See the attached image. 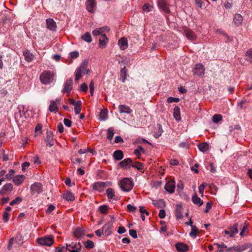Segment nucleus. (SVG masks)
I'll list each match as a JSON object with an SVG mask.
<instances>
[{
	"instance_id": "obj_1",
	"label": "nucleus",
	"mask_w": 252,
	"mask_h": 252,
	"mask_svg": "<svg viewBox=\"0 0 252 252\" xmlns=\"http://www.w3.org/2000/svg\"><path fill=\"white\" fill-rule=\"evenodd\" d=\"M54 74L50 71H44L40 76V80L44 84H49L52 82Z\"/></svg>"
},
{
	"instance_id": "obj_2",
	"label": "nucleus",
	"mask_w": 252,
	"mask_h": 252,
	"mask_svg": "<svg viewBox=\"0 0 252 252\" xmlns=\"http://www.w3.org/2000/svg\"><path fill=\"white\" fill-rule=\"evenodd\" d=\"M133 186V183L129 178H124L120 182V187L124 191H129L132 189Z\"/></svg>"
},
{
	"instance_id": "obj_3",
	"label": "nucleus",
	"mask_w": 252,
	"mask_h": 252,
	"mask_svg": "<svg viewBox=\"0 0 252 252\" xmlns=\"http://www.w3.org/2000/svg\"><path fill=\"white\" fill-rule=\"evenodd\" d=\"M252 246L251 243H245L241 245L235 246L227 249L226 252H242Z\"/></svg>"
},
{
	"instance_id": "obj_4",
	"label": "nucleus",
	"mask_w": 252,
	"mask_h": 252,
	"mask_svg": "<svg viewBox=\"0 0 252 252\" xmlns=\"http://www.w3.org/2000/svg\"><path fill=\"white\" fill-rule=\"evenodd\" d=\"M87 63L86 62H83L80 67L77 69L76 71L75 81H77L80 79L83 74H85V71H87L86 73H89V70H87Z\"/></svg>"
},
{
	"instance_id": "obj_5",
	"label": "nucleus",
	"mask_w": 252,
	"mask_h": 252,
	"mask_svg": "<svg viewBox=\"0 0 252 252\" xmlns=\"http://www.w3.org/2000/svg\"><path fill=\"white\" fill-rule=\"evenodd\" d=\"M37 241L40 245L51 246L54 243V238L51 236H46L37 239Z\"/></svg>"
},
{
	"instance_id": "obj_6",
	"label": "nucleus",
	"mask_w": 252,
	"mask_h": 252,
	"mask_svg": "<svg viewBox=\"0 0 252 252\" xmlns=\"http://www.w3.org/2000/svg\"><path fill=\"white\" fill-rule=\"evenodd\" d=\"M82 246L80 243H72L71 244H66V249L70 252H80Z\"/></svg>"
},
{
	"instance_id": "obj_7",
	"label": "nucleus",
	"mask_w": 252,
	"mask_h": 252,
	"mask_svg": "<svg viewBox=\"0 0 252 252\" xmlns=\"http://www.w3.org/2000/svg\"><path fill=\"white\" fill-rule=\"evenodd\" d=\"M238 224L235 223L233 226L229 227V230H225L224 233L226 235H229L230 237H233L234 236L238 233Z\"/></svg>"
},
{
	"instance_id": "obj_8",
	"label": "nucleus",
	"mask_w": 252,
	"mask_h": 252,
	"mask_svg": "<svg viewBox=\"0 0 252 252\" xmlns=\"http://www.w3.org/2000/svg\"><path fill=\"white\" fill-rule=\"evenodd\" d=\"M113 228V223L111 221L106 222L102 227L103 235L105 236L110 235L112 233V229Z\"/></svg>"
},
{
	"instance_id": "obj_9",
	"label": "nucleus",
	"mask_w": 252,
	"mask_h": 252,
	"mask_svg": "<svg viewBox=\"0 0 252 252\" xmlns=\"http://www.w3.org/2000/svg\"><path fill=\"white\" fill-rule=\"evenodd\" d=\"M60 98H57L55 100H51L49 110L51 112H57L58 111V105L60 104Z\"/></svg>"
},
{
	"instance_id": "obj_10",
	"label": "nucleus",
	"mask_w": 252,
	"mask_h": 252,
	"mask_svg": "<svg viewBox=\"0 0 252 252\" xmlns=\"http://www.w3.org/2000/svg\"><path fill=\"white\" fill-rule=\"evenodd\" d=\"M205 72V68L204 66L201 64L198 63L196 64L194 69L193 74L199 76H201L204 75Z\"/></svg>"
},
{
	"instance_id": "obj_11",
	"label": "nucleus",
	"mask_w": 252,
	"mask_h": 252,
	"mask_svg": "<svg viewBox=\"0 0 252 252\" xmlns=\"http://www.w3.org/2000/svg\"><path fill=\"white\" fill-rule=\"evenodd\" d=\"M31 190L32 194L39 193L42 191V186L39 183H35L31 186Z\"/></svg>"
},
{
	"instance_id": "obj_12",
	"label": "nucleus",
	"mask_w": 252,
	"mask_h": 252,
	"mask_svg": "<svg viewBox=\"0 0 252 252\" xmlns=\"http://www.w3.org/2000/svg\"><path fill=\"white\" fill-rule=\"evenodd\" d=\"M175 182L174 180L168 181L165 185V189L170 193L174 192L175 189Z\"/></svg>"
},
{
	"instance_id": "obj_13",
	"label": "nucleus",
	"mask_w": 252,
	"mask_h": 252,
	"mask_svg": "<svg viewBox=\"0 0 252 252\" xmlns=\"http://www.w3.org/2000/svg\"><path fill=\"white\" fill-rule=\"evenodd\" d=\"M106 187V184L103 182H95L93 186L94 190L101 192L104 190L105 188Z\"/></svg>"
},
{
	"instance_id": "obj_14",
	"label": "nucleus",
	"mask_w": 252,
	"mask_h": 252,
	"mask_svg": "<svg viewBox=\"0 0 252 252\" xmlns=\"http://www.w3.org/2000/svg\"><path fill=\"white\" fill-rule=\"evenodd\" d=\"M45 142L47 146L52 147L54 144L53 134L52 132L49 131L47 132V135L45 139Z\"/></svg>"
},
{
	"instance_id": "obj_15",
	"label": "nucleus",
	"mask_w": 252,
	"mask_h": 252,
	"mask_svg": "<svg viewBox=\"0 0 252 252\" xmlns=\"http://www.w3.org/2000/svg\"><path fill=\"white\" fill-rule=\"evenodd\" d=\"M177 250L179 252H186L189 250L188 246L183 243H177L175 245Z\"/></svg>"
},
{
	"instance_id": "obj_16",
	"label": "nucleus",
	"mask_w": 252,
	"mask_h": 252,
	"mask_svg": "<svg viewBox=\"0 0 252 252\" xmlns=\"http://www.w3.org/2000/svg\"><path fill=\"white\" fill-rule=\"evenodd\" d=\"M132 161L131 158H127L119 162V165L122 168H129L131 167Z\"/></svg>"
},
{
	"instance_id": "obj_17",
	"label": "nucleus",
	"mask_w": 252,
	"mask_h": 252,
	"mask_svg": "<svg viewBox=\"0 0 252 252\" xmlns=\"http://www.w3.org/2000/svg\"><path fill=\"white\" fill-rule=\"evenodd\" d=\"M85 231L83 229L78 227L74 229L73 235L78 239H81L85 235Z\"/></svg>"
},
{
	"instance_id": "obj_18",
	"label": "nucleus",
	"mask_w": 252,
	"mask_h": 252,
	"mask_svg": "<svg viewBox=\"0 0 252 252\" xmlns=\"http://www.w3.org/2000/svg\"><path fill=\"white\" fill-rule=\"evenodd\" d=\"M95 4V0H88L86 1V8L89 12L94 13Z\"/></svg>"
},
{
	"instance_id": "obj_19",
	"label": "nucleus",
	"mask_w": 252,
	"mask_h": 252,
	"mask_svg": "<svg viewBox=\"0 0 252 252\" xmlns=\"http://www.w3.org/2000/svg\"><path fill=\"white\" fill-rule=\"evenodd\" d=\"M158 5L159 8L165 13H169L170 10L165 0H158Z\"/></svg>"
},
{
	"instance_id": "obj_20",
	"label": "nucleus",
	"mask_w": 252,
	"mask_h": 252,
	"mask_svg": "<svg viewBox=\"0 0 252 252\" xmlns=\"http://www.w3.org/2000/svg\"><path fill=\"white\" fill-rule=\"evenodd\" d=\"M47 28L51 31H55L57 28L56 22L53 19L49 18L46 20Z\"/></svg>"
},
{
	"instance_id": "obj_21",
	"label": "nucleus",
	"mask_w": 252,
	"mask_h": 252,
	"mask_svg": "<svg viewBox=\"0 0 252 252\" xmlns=\"http://www.w3.org/2000/svg\"><path fill=\"white\" fill-rule=\"evenodd\" d=\"M72 79H67L64 84V87L63 90V92L70 93L72 89Z\"/></svg>"
},
{
	"instance_id": "obj_22",
	"label": "nucleus",
	"mask_w": 252,
	"mask_h": 252,
	"mask_svg": "<svg viewBox=\"0 0 252 252\" xmlns=\"http://www.w3.org/2000/svg\"><path fill=\"white\" fill-rule=\"evenodd\" d=\"M13 189V185L10 184H6L4 185L2 188V189L0 190V194L3 195L6 192H10Z\"/></svg>"
},
{
	"instance_id": "obj_23",
	"label": "nucleus",
	"mask_w": 252,
	"mask_h": 252,
	"mask_svg": "<svg viewBox=\"0 0 252 252\" xmlns=\"http://www.w3.org/2000/svg\"><path fill=\"white\" fill-rule=\"evenodd\" d=\"M118 45L122 50L126 49L128 47L127 39L125 37L121 38L118 41Z\"/></svg>"
},
{
	"instance_id": "obj_24",
	"label": "nucleus",
	"mask_w": 252,
	"mask_h": 252,
	"mask_svg": "<svg viewBox=\"0 0 252 252\" xmlns=\"http://www.w3.org/2000/svg\"><path fill=\"white\" fill-rule=\"evenodd\" d=\"M108 41V38L106 37L105 34H102L100 38L99 39V46L101 48H103L105 47L106 44Z\"/></svg>"
},
{
	"instance_id": "obj_25",
	"label": "nucleus",
	"mask_w": 252,
	"mask_h": 252,
	"mask_svg": "<svg viewBox=\"0 0 252 252\" xmlns=\"http://www.w3.org/2000/svg\"><path fill=\"white\" fill-rule=\"evenodd\" d=\"M186 36L190 40H194L196 38V35L190 30L187 29L185 31Z\"/></svg>"
},
{
	"instance_id": "obj_26",
	"label": "nucleus",
	"mask_w": 252,
	"mask_h": 252,
	"mask_svg": "<svg viewBox=\"0 0 252 252\" xmlns=\"http://www.w3.org/2000/svg\"><path fill=\"white\" fill-rule=\"evenodd\" d=\"M119 109L120 113H126L129 114L132 112V110L129 108V107L125 105H119Z\"/></svg>"
},
{
	"instance_id": "obj_27",
	"label": "nucleus",
	"mask_w": 252,
	"mask_h": 252,
	"mask_svg": "<svg viewBox=\"0 0 252 252\" xmlns=\"http://www.w3.org/2000/svg\"><path fill=\"white\" fill-rule=\"evenodd\" d=\"M173 116L175 119L177 121H180L181 120L180 114V109L179 106H176L174 108Z\"/></svg>"
},
{
	"instance_id": "obj_28",
	"label": "nucleus",
	"mask_w": 252,
	"mask_h": 252,
	"mask_svg": "<svg viewBox=\"0 0 252 252\" xmlns=\"http://www.w3.org/2000/svg\"><path fill=\"white\" fill-rule=\"evenodd\" d=\"M183 207L180 204L176 205L175 216L178 219H181L183 218L182 215Z\"/></svg>"
},
{
	"instance_id": "obj_29",
	"label": "nucleus",
	"mask_w": 252,
	"mask_h": 252,
	"mask_svg": "<svg viewBox=\"0 0 252 252\" xmlns=\"http://www.w3.org/2000/svg\"><path fill=\"white\" fill-rule=\"evenodd\" d=\"M25 177L24 175H17L13 178V182L15 185H19L24 181Z\"/></svg>"
},
{
	"instance_id": "obj_30",
	"label": "nucleus",
	"mask_w": 252,
	"mask_h": 252,
	"mask_svg": "<svg viewBox=\"0 0 252 252\" xmlns=\"http://www.w3.org/2000/svg\"><path fill=\"white\" fill-rule=\"evenodd\" d=\"M153 204L156 207L161 208L165 207L166 205L165 201L162 199L153 200Z\"/></svg>"
},
{
	"instance_id": "obj_31",
	"label": "nucleus",
	"mask_w": 252,
	"mask_h": 252,
	"mask_svg": "<svg viewBox=\"0 0 252 252\" xmlns=\"http://www.w3.org/2000/svg\"><path fill=\"white\" fill-rule=\"evenodd\" d=\"M192 201L194 204L200 206L203 204V201L195 193L192 197Z\"/></svg>"
},
{
	"instance_id": "obj_32",
	"label": "nucleus",
	"mask_w": 252,
	"mask_h": 252,
	"mask_svg": "<svg viewBox=\"0 0 252 252\" xmlns=\"http://www.w3.org/2000/svg\"><path fill=\"white\" fill-rule=\"evenodd\" d=\"M199 150L203 153L206 152L209 150V146L206 142H203L198 145Z\"/></svg>"
},
{
	"instance_id": "obj_33",
	"label": "nucleus",
	"mask_w": 252,
	"mask_h": 252,
	"mask_svg": "<svg viewBox=\"0 0 252 252\" xmlns=\"http://www.w3.org/2000/svg\"><path fill=\"white\" fill-rule=\"evenodd\" d=\"M63 198L67 201H73L75 199L74 195L69 191L63 194Z\"/></svg>"
},
{
	"instance_id": "obj_34",
	"label": "nucleus",
	"mask_w": 252,
	"mask_h": 252,
	"mask_svg": "<svg viewBox=\"0 0 252 252\" xmlns=\"http://www.w3.org/2000/svg\"><path fill=\"white\" fill-rule=\"evenodd\" d=\"M113 157L118 160H121L124 158L123 152L121 150H117L114 153Z\"/></svg>"
},
{
	"instance_id": "obj_35",
	"label": "nucleus",
	"mask_w": 252,
	"mask_h": 252,
	"mask_svg": "<svg viewBox=\"0 0 252 252\" xmlns=\"http://www.w3.org/2000/svg\"><path fill=\"white\" fill-rule=\"evenodd\" d=\"M249 232L248 224L245 223L244 225L243 226L242 229L240 232V235L243 237L246 236Z\"/></svg>"
},
{
	"instance_id": "obj_36",
	"label": "nucleus",
	"mask_w": 252,
	"mask_h": 252,
	"mask_svg": "<svg viewBox=\"0 0 252 252\" xmlns=\"http://www.w3.org/2000/svg\"><path fill=\"white\" fill-rule=\"evenodd\" d=\"M24 56L25 60L28 62H32L34 59V56L28 51L25 52L24 53Z\"/></svg>"
},
{
	"instance_id": "obj_37",
	"label": "nucleus",
	"mask_w": 252,
	"mask_h": 252,
	"mask_svg": "<svg viewBox=\"0 0 252 252\" xmlns=\"http://www.w3.org/2000/svg\"><path fill=\"white\" fill-rule=\"evenodd\" d=\"M243 20V18L242 16L239 14H236L235 15V17L233 19V21L234 23L238 26L241 24Z\"/></svg>"
},
{
	"instance_id": "obj_38",
	"label": "nucleus",
	"mask_w": 252,
	"mask_h": 252,
	"mask_svg": "<svg viewBox=\"0 0 252 252\" xmlns=\"http://www.w3.org/2000/svg\"><path fill=\"white\" fill-rule=\"evenodd\" d=\"M81 38L83 40H84L87 42H91L92 40L91 34L88 32H87L84 34H83L81 36Z\"/></svg>"
},
{
	"instance_id": "obj_39",
	"label": "nucleus",
	"mask_w": 252,
	"mask_h": 252,
	"mask_svg": "<svg viewBox=\"0 0 252 252\" xmlns=\"http://www.w3.org/2000/svg\"><path fill=\"white\" fill-rule=\"evenodd\" d=\"M106 193L109 199H112L115 196V191L112 188L107 189Z\"/></svg>"
},
{
	"instance_id": "obj_40",
	"label": "nucleus",
	"mask_w": 252,
	"mask_h": 252,
	"mask_svg": "<svg viewBox=\"0 0 252 252\" xmlns=\"http://www.w3.org/2000/svg\"><path fill=\"white\" fill-rule=\"evenodd\" d=\"M81 110V101H77V103L74 106V111L76 115H78L80 113Z\"/></svg>"
},
{
	"instance_id": "obj_41",
	"label": "nucleus",
	"mask_w": 252,
	"mask_h": 252,
	"mask_svg": "<svg viewBox=\"0 0 252 252\" xmlns=\"http://www.w3.org/2000/svg\"><path fill=\"white\" fill-rule=\"evenodd\" d=\"M127 70L126 67L125 66L124 68L121 69V76L122 78V82H125L126 79L127 74H126Z\"/></svg>"
},
{
	"instance_id": "obj_42",
	"label": "nucleus",
	"mask_w": 252,
	"mask_h": 252,
	"mask_svg": "<svg viewBox=\"0 0 252 252\" xmlns=\"http://www.w3.org/2000/svg\"><path fill=\"white\" fill-rule=\"evenodd\" d=\"M131 166L139 170L143 168V164L141 162L136 161L133 163H132Z\"/></svg>"
},
{
	"instance_id": "obj_43",
	"label": "nucleus",
	"mask_w": 252,
	"mask_h": 252,
	"mask_svg": "<svg viewBox=\"0 0 252 252\" xmlns=\"http://www.w3.org/2000/svg\"><path fill=\"white\" fill-rule=\"evenodd\" d=\"M198 231V230L196 226L191 225V230L189 233V235L190 236H193V237H196Z\"/></svg>"
},
{
	"instance_id": "obj_44",
	"label": "nucleus",
	"mask_w": 252,
	"mask_h": 252,
	"mask_svg": "<svg viewBox=\"0 0 252 252\" xmlns=\"http://www.w3.org/2000/svg\"><path fill=\"white\" fill-rule=\"evenodd\" d=\"M114 134V129L112 127H109L107 130V138L111 140Z\"/></svg>"
},
{
	"instance_id": "obj_45",
	"label": "nucleus",
	"mask_w": 252,
	"mask_h": 252,
	"mask_svg": "<svg viewBox=\"0 0 252 252\" xmlns=\"http://www.w3.org/2000/svg\"><path fill=\"white\" fill-rule=\"evenodd\" d=\"M158 131L155 132L154 134L155 137H156L157 138L159 137L161 135L162 133L163 132V130H162L161 126L160 125H158Z\"/></svg>"
},
{
	"instance_id": "obj_46",
	"label": "nucleus",
	"mask_w": 252,
	"mask_h": 252,
	"mask_svg": "<svg viewBox=\"0 0 252 252\" xmlns=\"http://www.w3.org/2000/svg\"><path fill=\"white\" fill-rule=\"evenodd\" d=\"M84 245H85L86 248H87V249H92L94 247V242L90 240H88L86 242H85L84 243Z\"/></svg>"
},
{
	"instance_id": "obj_47",
	"label": "nucleus",
	"mask_w": 252,
	"mask_h": 252,
	"mask_svg": "<svg viewBox=\"0 0 252 252\" xmlns=\"http://www.w3.org/2000/svg\"><path fill=\"white\" fill-rule=\"evenodd\" d=\"M22 201V198L21 197H17L15 199L10 202V205L13 206L15 204H19Z\"/></svg>"
},
{
	"instance_id": "obj_48",
	"label": "nucleus",
	"mask_w": 252,
	"mask_h": 252,
	"mask_svg": "<svg viewBox=\"0 0 252 252\" xmlns=\"http://www.w3.org/2000/svg\"><path fill=\"white\" fill-rule=\"evenodd\" d=\"M215 245H216L218 248L219 250H218L216 252H222L223 250L222 249H226L227 246L223 243L219 244V243H214Z\"/></svg>"
},
{
	"instance_id": "obj_49",
	"label": "nucleus",
	"mask_w": 252,
	"mask_h": 252,
	"mask_svg": "<svg viewBox=\"0 0 252 252\" xmlns=\"http://www.w3.org/2000/svg\"><path fill=\"white\" fill-rule=\"evenodd\" d=\"M108 207L106 205H103L99 207V211L103 214H106L108 212Z\"/></svg>"
},
{
	"instance_id": "obj_50",
	"label": "nucleus",
	"mask_w": 252,
	"mask_h": 252,
	"mask_svg": "<svg viewBox=\"0 0 252 252\" xmlns=\"http://www.w3.org/2000/svg\"><path fill=\"white\" fill-rule=\"evenodd\" d=\"M222 119L221 115L220 114H215L212 118V120L214 123H217L219 121H221Z\"/></svg>"
},
{
	"instance_id": "obj_51",
	"label": "nucleus",
	"mask_w": 252,
	"mask_h": 252,
	"mask_svg": "<svg viewBox=\"0 0 252 252\" xmlns=\"http://www.w3.org/2000/svg\"><path fill=\"white\" fill-rule=\"evenodd\" d=\"M93 34L94 36H97L99 35L103 34L102 28L96 29L93 31Z\"/></svg>"
},
{
	"instance_id": "obj_52",
	"label": "nucleus",
	"mask_w": 252,
	"mask_h": 252,
	"mask_svg": "<svg viewBox=\"0 0 252 252\" xmlns=\"http://www.w3.org/2000/svg\"><path fill=\"white\" fill-rule=\"evenodd\" d=\"M107 118V113L105 111L101 110L99 114V118L101 121H105Z\"/></svg>"
},
{
	"instance_id": "obj_53",
	"label": "nucleus",
	"mask_w": 252,
	"mask_h": 252,
	"mask_svg": "<svg viewBox=\"0 0 252 252\" xmlns=\"http://www.w3.org/2000/svg\"><path fill=\"white\" fill-rule=\"evenodd\" d=\"M152 8V6H151L149 4L147 3L143 5L142 9L144 12H148L151 11Z\"/></svg>"
},
{
	"instance_id": "obj_54",
	"label": "nucleus",
	"mask_w": 252,
	"mask_h": 252,
	"mask_svg": "<svg viewBox=\"0 0 252 252\" xmlns=\"http://www.w3.org/2000/svg\"><path fill=\"white\" fill-rule=\"evenodd\" d=\"M180 101V99L177 97H169L167 98V101L168 103L172 102H178Z\"/></svg>"
},
{
	"instance_id": "obj_55",
	"label": "nucleus",
	"mask_w": 252,
	"mask_h": 252,
	"mask_svg": "<svg viewBox=\"0 0 252 252\" xmlns=\"http://www.w3.org/2000/svg\"><path fill=\"white\" fill-rule=\"evenodd\" d=\"M15 171L13 169L9 170V173L5 175V178L7 180H10L14 175Z\"/></svg>"
},
{
	"instance_id": "obj_56",
	"label": "nucleus",
	"mask_w": 252,
	"mask_h": 252,
	"mask_svg": "<svg viewBox=\"0 0 252 252\" xmlns=\"http://www.w3.org/2000/svg\"><path fill=\"white\" fill-rule=\"evenodd\" d=\"M184 187V185L183 183L181 181H180L178 183L177 185V190L179 191H182Z\"/></svg>"
},
{
	"instance_id": "obj_57",
	"label": "nucleus",
	"mask_w": 252,
	"mask_h": 252,
	"mask_svg": "<svg viewBox=\"0 0 252 252\" xmlns=\"http://www.w3.org/2000/svg\"><path fill=\"white\" fill-rule=\"evenodd\" d=\"M206 185L205 184L203 183L199 187V192L201 194V196H203L204 190Z\"/></svg>"
},
{
	"instance_id": "obj_58",
	"label": "nucleus",
	"mask_w": 252,
	"mask_h": 252,
	"mask_svg": "<svg viewBox=\"0 0 252 252\" xmlns=\"http://www.w3.org/2000/svg\"><path fill=\"white\" fill-rule=\"evenodd\" d=\"M89 88L90 90V93L91 95H93L94 89V83L93 81H92L89 85Z\"/></svg>"
},
{
	"instance_id": "obj_59",
	"label": "nucleus",
	"mask_w": 252,
	"mask_h": 252,
	"mask_svg": "<svg viewBox=\"0 0 252 252\" xmlns=\"http://www.w3.org/2000/svg\"><path fill=\"white\" fill-rule=\"evenodd\" d=\"M129 235L134 238H137V232L136 230L133 229H130L129 231Z\"/></svg>"
},
{
	"instance_id": "obj_60",
	"label": "nucleus",
	"mask_w": 252,
	"mask_h": 252,
	"mask_svg": "<svg viewBox=\"0 0 252 252\" xmlns=\"http://www.w3.org/2000/svg\"><path fill=\"white\" fill-rule=\"evenodd\" d=\"M55 209V206L54 205L50 204L46 211L47 214H50Z\"/></svg>"
},
{
	"instance_id": "obj_61",
	"label": "nucleus",
	"mask_w": 252,
	"mask_h": 252,
	"mask_svg": "<svg viewBox=\"0 0 252 252\" xmlns=\"http://www.w3.org/2000/svg\"><path fill=\"white\" fill-rule=\"evenodd\" d=\"M9 214L7 212H4L2 215V219L5 222H7L9 220Z\"/></svg>"
},
{
	"instance_id": "obj_62",
	"label": "nucleus",
	"mask_w": 252,
	"mask_h": 252,
	"mask_svg": "<svg viewBox=\"0 0 252 252\" xmlns=\"http://www.w3.org/2000/svg\"><path fill=\"white\" fill-rule=\"evenodd\" d=\"M212 203L210 202H208L207 203L206 205V208L204 210L205 213H208L209 211L212 208Z\"/></svg>"
},
{
	"instance_id": "obj_63",
	"label": "nucleus",
	"mask_w": 252,
	"mask_h": 252,
	"mask_svg": "<svg viewBox=\"0 0 252 252\" xmlns=\"http://www.w3.org/2000/svg\"><path fill=\"white\" fill-rule=\"evenodd\" d=\"M166 216V213L165 211L163 209H161L159 211L158 216L161 219H163Z\"/></svg>"
},
{
	"instance_id": "obj_64",
	"label": "nucleus",
	"mask_w": 252,
	"mask_h": 252,
	"mask_svg": "<svg viewBox=\"0 0 252 252\" xmlns=\"http://www.w3.org/2000/svg\"><path fill=\"white\" fill-rule=\"evenodd\" d=\"M70 56L72 59H76L79 56V53L77 51H73L70 53Z\"/></svg>"
}]
</instances>
